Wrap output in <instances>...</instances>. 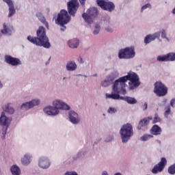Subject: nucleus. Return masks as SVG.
I'll use <instances>...</instances> for the list:
<instances>
[{"mask_svg":"<svg viewBox=\"0 0 175 175\" xmlns=\"http://www.w3.org/2000/svg\"><path fill=\"white\" fill-rule=\"evenodd\" d=\"M11 106L12 104H8L5 107H3V110L5 111V113H8V114H13V113H14V109Z\"/></svg>","mask_w":175,"mask_h":175,"instance_id":"obj_31","label":"nucleus"},{"mask_svg":"<svg viewBox=\"0 0 175 175\" xmlns=\"http://www.w3.org/2000/svg\"><path fill=\"white\" fill-rule=\"evenodd\" d=\"M129 80V87L130 90H135V88H137L139 85H140V81H139V75L136 74V72H133L130 71L127 73V75L122 77L115 81L114 82V88H122V95H126V90L125 87H126V81Z\"/></svg>","mask_w":175,"mask_h":175,"instance_id":"obj_1","label":"nucleus"},{"mask_svg":"<svg viewBox=\"0 0 175 175\" xmlns=\"http://www.w3.org/2000/svg\"><path fill=\"white\" fill-rule=\"evenodd\" d=\"M96 16H98V9L96 8H92L87 10V13L82 14L83 18L88 24H92L94 23L92 18H95Z\"/></svg>","mask_w":175,"mask_h":175,"instance_id":"obj_6","label":"nucleus"},{"mask_svg":"<svg viewBox=\"0 0 175 175\" xmlns=\"http://www.w3.org/2000/svg\"><path fill=\"white\" fill-rule=\"evenodd\" d=\"M113 81H114V78L111 77H107V79L102 82L101 85L103 87H109V85H110Z\"/></svg>","mask_w":175,"mask_h":175,"instance_id":"obj_29","label":"nucleus"},{"mask_svg":"<svg viewBox=\"0 0 175 175\" xmlns=\"http://www.w3.org/2000/svg\"><path fill=\"white\" fill-rule=\"evenodd\" d=\"M100 31V26L99 25H96L94 31H93L94 35H98Z\"/></svg>","mask_w":175,"mask_h":175,"instance_id":"obj_35","label":"nucleus"},{"mask_svg":"<svg viewBox=\"0 0 175 175\" xmlns=\"http://www.w3.org/2000/svg\"><path fill=\"white\" fill-rule=\"evenodd\" d=\"M61 27H62V28H61L60 29H61V31H65V29H66V27H65V26H62V25H61Z\"/></svg>","mask_w":175,"mask_h":175,"instance_id":"obj_45","label":"nucleus"},{"mask_svg":"<svg viewBox=\"0 0 175 175\" xmlns=\"http://www.w3.org/2000/svg\"><path fill=\"white\" fill-rule=\"evenodd\" d=\"M39 103H40L39 100H32L29 103H23L21 107L23 110H29V109H32V107L38 106Z\"/></svg>","mask_w":175,"mask_h":175,"instance_id":"obj_16","label":"nucleus"},{"mask_svg":"<svg viewBox=\"0 0 175 175\" xmlns=\"http://www.w3.org/2000/svg\"><path fill=\"white\" fill-rule=\"evenodd\" d=\"M40 167H42V169H47V167H50V162L46 157H41L39 160L38 163Z\"/></svg>","mask_w":175,"mask_h":175,"instance_id":"obj_21","label":"nucleus"},{"mask_svg":"<svg viewBox=\"0 0 175 175\" xmlns=\"http://www.w3.org/2000/svg\"><path fill=\"white\" fill-rule=\"evenodd\" d=\"M11 173L12 175H20L21 174V170H20V167L17 166L16 165H14L10 168Z\"/></svg>","mask_w":175,"mask_h":175,"instance_id":"obj_28","label":"nucleus"},{"mask_svg":"<svg viewBox=\"0 0 175 175\" xmlns=\"http://www.w3.org/2000/svg\"><path fill=\"white\" fill-rule=\"evenodd\" d=\"M147 8H151V5H150V3H147V4L144 5L142 8V12H143V10H146V9H147Z\"/></svg>","mask_w":175,"mask_h":175,"instance_id":"obj_38","label":"nucleus"},{"mask_svg":"<svg viewBox=\"0 0 175 175\" xmlns=\"http://www.w3.org/2000/svg\"><path fill=\"white\" fill-rule=\"evenodd\" d=\"M151 120H152V116H148L142 119L137 126V129H138V131H140L142 128H144V126H147L148 124H150V121Z\"/></svg>","mask_w":175,"mask_h":175,"instance_id":"obj_17","label":"nucleus"},{"mask_svg":"<svg viewBox=\"0 0 175 175\" xmlns=\"http://www.w3.org/2000/svg\"><path fill=\"white\" fill-rule=\"evenodd\" d=\"M170 105L172 107H174V106H175V98H173V99L171 100Z\"/></svg>","mask_w":175,"mask_h":175,"instance_id":"obj_40","label":"nucleus"},{"mask_svg":"<svg viewBox=\"0 0 175 175\" xmlns=\"http://www.w3.org/2000/svg\"><path fill=\"white\" fill-rule=\"evenodd\" d=\"M2 87H3V85H2V83L0 81V88H2Z\"/></svg>","mask_w":175,"mask_h":175,"instance_id":"obj_47","label":"nucleus"},{"mask_svg":"<svg viewBox=\"0 0 175 175\" xmlns=\"http://www.w3.org/2000/svg\"><path fill=\"white\" fill-rule=\"evenodd\" d=\"M69 118H70V121L72 124H79V122H80V119L79 118V115L77 114V113L73 111H70Z\"/></svg>","mask_w":175,"mask_h":175,"instance_id":"obj_20","label":"nucleus"},{"mask_svg":"<svg viewBox=\"0 0 175 175\" xmlns=\"http://www.w3.org/2000/svg\"><path fill=\"white\" fill-rule=\"evenodd\" d=\"M68 12L70 16L75 17V15L79 9V1L78 0H70L67 3Z\"/></svg>","mask_w":175,"mask_h":175,"instance_id":"obj_10","label":"nucleus"},{"mask_svg":"<svg viewBox=\"0 0 175 175\" xmlns=\"http://www.w3.org/2000/svg\"><path fill=\"white\" fill-rule=\"evenodd\" d=\"M36 16L40 20V21H41V23H42V24L45 25L46 28L49 29V23H47V21H46V18H44V16H43V14L41 12H38L36 14Z\"/></svg>","mask_w":175,"mask_h":175,"instance_id":"obj_25","label":"nucleus"},{"mask_svg":"<svg viewBox=\"0 0 175 175\" xmlns=\"http://www.w3.org/2000/svg\"><path fill=\"white\" fill-rule=\"evenodd\" d=\"M66 69L69 72H72V70L77 69V65H76L75 62H68L66 65Z\"/></svg>","mask_w":175,"mask_h":175,"instance_id":"obj_26","label":"nucleus"},{"mask_svg":"<svg viewBox=\"0 0 175 175\" xmlns=\"http://www.w3.org/2000/svg\"><path fill=\"white\" fill-rule=\"evenodd\" d=\"M21 162L23 165H29V163H31V155L25 154L21 159Z\"/></svg>","mask_w":175,"mask_h":175,"instance_id":"obj_30","label":"nucleus"},{"mask_svg":"<svg viewBox=\"0 0 175 175\" xmlns=\"http://www.w3.org/2000/svg\"><path fill=\"white\" fill-rule=\"evenodd\" d=\"M12 31H13V27L6 25V23L3 24V29L1 30L3 35H12Z\"/></svg>","mask_w":175,"mask_h":175,"instance_id":"obj_22","label":"nucleus"},{"mask_svg":"<svg viewBox=\"0 0 175 175\" xmlns=\"http://www.w3.org/2000/svg\"><path fill=\"white\" fill-rule=\"evenodd\" d=\"M120 100L127 102V103H129V105H136V103H137V100H136V98H135L133 97L121 96Z\"/></svg>","mask_w":175,"mask_h":175,"instance_id":"obj_24","label":"nucleus"},{"mask_svg":"<svg viewBox=\"0 0 175 175\" xmlns=\"http://www.w3.org/2000/svg\"><path fill=\"white\" fill-rule=\"evenodd\" d=\"M5 62L12 66H17L18 65H21V61L17 57H12L9 55H5Z\"/></svg>","mask_w":175,"mask_h":175,"instance_id":"obj_14","label":"nucleus"},{"mask_svg":"<svg viewBox=\"0 0 175 175\" xmlns=\"http://www.w3.org/2000/svg\"><path fill=\"white\" fill-rule=\"evenodd\" d=\"M115 175H121V174L120 173H117Z\"/></svg>","mask_w":175,"mask_h":175,"instance_id":"obj_48","label":"nucleus"},{"mask_svg":"<svg viewBox=\"0 0 175 175\" xmlns=\"http://www.w3.org/2000/svg\"><path fill=\"white\" fill-rule=\"evenodd\" d=\"M159 62H167L169 61H175V53H170L167 55H159L157 57Z\"/></svg>","mask_w":175,"mask_h":175,"instance_id":"obj_15","label":"nucleus"},{"mask_svg":"<svg viewBox=\"0 0 175 175\" xmlns=\"http://www.w3.org/2000/svg\"><path fill=\"white\" fill-rule=\"evenodd\" d=\"M148 107V105H147V103H145L144 106H143V110L144 111L147 110Z\"/></svg>","mask_w":175,"mask_h":175,"instance_id":"obj_41","label":"nucleus"},{"mask_svg":"<svg viewBox=\"0 0 175 175\" xmlns=\"http://www.w3.org/2000/svg\"><path fill=\"white\" fill-rule=\"evenodd\" d=\"M9 124H10V120H9V118L5 116V112H2L0 117V125L2 126H5V129L3 128V136L2 137V139H5V135H6L8 128H9Z\"/></svg>","mask_w":175,"mask_h":175,"instance_id":"obj_11","label":"nucleus"},{"mask_svg":"<svg viewBox=\"0 0 175 175\" xmlns=\"http://www.w3.org/2000/svg\"><path fill=\"white\" fill-rule=\"evenodd\" d=\"M135 47H126L124 49H121L119 51L118 57L121 59H130L135 57Z\"/></svg>","mask_w":175,"mask_h":175,"instance_id":"obj_5","label":"nucleus"},{"mask_svg":"<svg viewBox=\"0 0 175 175\" xmlns=\"http://www.w3.org/2000/svg\"><path fill=\"white\" fill-rule=\"evenodd\" d=\"M167 164V161L166 160V158L162 157L161 159V161L157 164L152 170V173L157 174L158 172H163V169H165V166H166Z\"/></svg>","mask_w":175,"mask_h":175,"instance_id":"obj_12","label":"nucleus"},{"mask_svg":"<svg viewBox=\"0 0 175 175\" xmlns=\"http://www.w3.org/2000/svg\"><path fill=\"white\" fill-rule=\"evenodd\" d=\"M151 135H154V136H158L162 133V129L157 124L153 125L150 131Z\"/></svg>","mask_w":175,"mask_h":175,"instance_id":"obj_23","label":"nucleus"},{"mask_svg":"<svg viewBox=\"0 0 175 175\" xmlns=\"http://www.w3.org/2000/svg\"><path fill=\"white\" fill-rule=\"evenodd\" d=\"M3 2H5L6 4L9 6V14L8 17H13L16 13V9H14V5L12 0H3Z\"/></svg>","mask_w":175,"mask_h":175,"instance_id":"obj_18","label":"nucleus"},{"mask_svg":"<svg viewBox=\"0 0 175 175\" xmlns=\"http://www.w3.org/2000/svg\"><path fill=\"white\" fill-rule=\"evenodd\" d=\"M54 107H47L44 109V112L48 116H57L59 110H70V107L65 103L56 100L53 102Z\"/></svg>","mask_w":175,"mask_h":175,"instance_id":"obj_3","label":"nucleus"},{"mask_svg":"<svg viewBox=\"0 0 175 175\" xmlns=\"http://www.w3.org/2000/svg\"><path fill=\"white\" fill-rule=\"evenodd\" d=\"M168 173L169 174H175V163L171 165L169 167H168Z\"/></svg>","mask_w":175,"mask_h":175,"instance_id":"obj_33","label":"nucleus"},{"mask_svg":"<svg viewBox=\"0 0 175 175\" xmlns=\"http://www.w3.org/2000/svg\"><path fill=\"white\" fill-rule=\"evenodd\" d=\"M102 175H109V174H107V172L104 171V172H103Z\"/></svg>","mask_w":175,"mask_h":175,"instance_id":"obj_46","label":"nucleus"},{"mask_svg":"<svg viewBox=\"0 0 175 175\" xmlns=\"http://www.w3.org/2000/svg\"><path fill=\"white\" fill-rule=\"evenodd\" d=\"M157 122H161V118L158 116V113L154 115V118L152 121V124H157Z\"/></svg>","mask_w":175,"mask_h":175,"instance_id":"obj_34","label":"nucleus"},{"mask_svg":"<svg viewBox=\"0 0 175 175\" xmlns=\"http://www.w3.org/2000/svg\"><path fill=\"white\" fill-rule=\"evenodd\" d=\"M87 0H79L80 3H81L83 5H85V1Z\"/></svg>","mask_w":175,"mask_h":175,"instance_id":"obj_43","label":"nucleus"},{"mask_svg":"<svg viewBox=\"0 0 175 175\" xmlns=\"http://www.w3.org/2000/svg\"><path fill=\"white\" fill-rule=\"evenodd\" d=\"M37 37H32L31 36H27V40L36 44V46H40V47H44V49H50L51 44H50V40L49 37L46 34V29L40 26L36 31Z\"/></svg>","mask_w":175,"mask_h":175,"instance_id":"obj_2","label":"nucleus"},{"mask_svg":"<svg viewBox=\"0 0 175 175\" xmlns=\"http://www.w3.org/2000/svg\"><path fill=\"white\" fill-rule=\"evenodd\" d=\"M154 92L157 96H165L167 94V87L161 81H157L154 84Z\"/></svg>","mask_w":175,"mask_h":175,"instance_id":"obj_7","label":"nucleus"},{"mask_svg":"<svg viewBox=\"0 0 175 175\" xmlns=\"http://www.w3.org/2000/svg\"><path fill=\"white\" fill-rule=\"evenodd\" d=\"M68 46L71 49H77L79 44H80V42L77 39H72L71 40L68 41Z\"/></svg>","mask_w":175,"mask_h":175,"instance_id":"obj_27","label":"nucleus"},{"mask_svg":"<svg viewBox=\"0 0 175 175\" xmlns=\"http://www.w3.org/2000/svg\"><path fill=\"white\" fill-rule=\"evenodd\" d=\"M161 38H163V39H166V31L164 29L161 31Z\"/></svg>","mask_w":175,"mask_h":175,"instance_id":"obj_39","label":"nucleus"},{"mask_svg":"<svg viewBox=\"0 0 175 175\" xmlns=\"http://www.w3.org/2000/svg\"><path fill=\"white\" fill-rule=\"evenodd\" d=\"M105 31H107V32H111L113 31V29H111V27H106Z\"/></svg>","mask_w":175,"mask_h":175,"instance_id":"obj_42","label":"nucleus"},{"mask_svg":"<svg viewBox=\"0 0 175 175\" xmlns=\"http://www.w3.org/2000/svg\"><path fill=\"white\" fill-rule=\"evenodd\" d=\"M117 109L116 108H113V107H109L107 113H109V114H114V113H116Z\"/></svg>","mask_w":175,"mask_h":175,"instance_id":"obj_36","label":"nucleus"},{"mask_svg":"<svg viewBox=\"0 0 175 175\" xmlns=\"http://www.w3.org/2000/svg\"><path fill=\"white\" fill-rule=\"evenodd\" d=\"M122 88H118L116 87V88H114V83L113 85V91L114 92H116V94L112 93L111 94H106L105 96L106 98H108L109 99H114V100H118L120 99L121 100V96H120V94H121L122 95V92H121L122 91Z\"/></svg>","mask_w":175,"mask_h":175,"instance_id":"obj_13","label":"nucleus"},{"mask_svg":"<svg viewBox=\"0 0 175 175\" xmlns=\"http://www.w3.org/2000/svg\"><path fill=\"white\" fill-rule=\"evenodd\" d=\"M120 133L122 143H126L129 138L133 136V127H132V124L129 123L124 124L120 129Z\"/></svg>","mask_w":175,"mask_h":175,"instance_id":"obj_4","label":"nucleus"},{"mask_svg":"<svg viewBox=\"0 0 175 175\" xmlns=\"http://www.w3.org/2000/svg\"><path fill=\"white\" fill-rule=\"evenodd\" d=\"M152 137H154V135L146 134L141 137V140H142V142H147V140H150V139H152Z\"/></svg>","mask_w":175,"mask_h":175,"instance_id":"obj_32","label":"nucleus"},{"mask_svg":"<svg viewBox=\"0 0 175 175\" xmlns=\"http://www.w3.org/2000/svg\"><path fill=\"white\" fill-rule=\"evenodd\" d=\"M78 61L80 62V64H83L84 62V61H83V58H81V57H79Z\"/></svg>","mask_w":175,"mask_h":175,"instance_id":"obj_44","label":"nucleus"},{"mask_svg":"<svg viewBox=\"0 0 175 175\" xmlns=\"http://www.w3.org/2000/svg\"><path fill=\"white\" fill-rule=\"evenodd\" d=\"M70 21V16L68 14V11L62 10L57 15V23L59 25H65Z\"/></svg>","mask_w":175,"mask_h":175,"instance_id":"obj_8","label":"nucleus"},{"mask_svg":"<svg viewBox=\"0 0 175 175\" xmlns=\"http://www.w3.org/2000/svg\"><path fill=\"white\" fill-rule=\"evenodd\" d=\"M169 114H170V106L167 107V109L165 112V117H167V116H169Z\"/></svg>","mask_w":175,"mask_h":175,"instance_id":"obj_37","label":"nucleus"},{"mask_svg":"<svg viewBox=\"0 0 175 175\" xmlns=\"http://www.w3.org/2000/svg\"><path fill=\"white\" fill-rule=\"evenodd\" d=\"M108 0H96L98 6H100L103 10H107V12H113L116 9L114 3L111 1H106Z\"/></svg>","mask_w":175,"mask_h":175,"instance_id":"obj_9","label":"nucleus"},{"mask_svg":"<svg viewBox=\"0 0 175 175\" xmlns=\"http://www.w3.org/2000/svg\"><path fill=\"white\" fill-rule=\"evenodd\" d=\"M160 36H161V32H157L153 35L149 34L145 38L144 42L146 43V44L148 43H151L152 40H155L157 38H159Z\"/></svg>","mask_w":175,"mask_h":175,"instance_id":"obj_19","label":"nucleus"}]
</instances>
